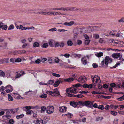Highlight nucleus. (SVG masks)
<instances>
[{
    "mask_svg": "<svg viewBox=\"0 0 124 124\" xmlns=\"http://www.w3.org/2000/svg\"><path fill=\"white\" fill-rule=\"evenodd\" d=\"M12 94L13 96H14L16 99H19L22 98L20 95L17 93H12Z\"/></svg>",
    "mask_w": 124,
    "mask_h": 124,
    "instance_id": "nucleus-20",
    "label": "nucleus"
},
{
    "mask_svg": "<svg viewBox=\"0 0 124 124\" xmlns=\"http://www.w3.org/2000/svg\"><path fill=\"white\" fill-rule=\"evenodd\" d=\"M79 93H80L83 94L88 93V92L87 91H80Z\"/></svg>",
    "mask_w": 124,
    "mask_h": 124,
    "instance_id": "nucleus-47",
    "label": "nucleus"
},
{
    "mask_svg": "<svg viewBox=\"0 0 124 124\" xmlns=\"http://www.w3.org/2000/svg\"><path fill=\"white\" fill-rule=\"evenodd\" d=\"M121 56V54L119 53H114L112 55V57L114 58H117Z\"/></svg>",
    "mask_w": 124,
    "mask_h": 124,
    "instance_id": "nucleus-16",
    "label": "nucleus"
},
{
    "mask_svg": "<svg viewBox=\"0 0 124 124\" xmlns=\"http://www.w3.org/2000/svg\"><path fill=\"white\" fill-rule=\"evenodd\" d=\"M56 28H54L49 30V31H56Z\"/></svg>",
    "mask_w": 124,
    "mask_h": 124,
    "instance_id": "nucleus-59",
    "label": "nucleus"
},
{
    "mask_svg": "<svg viewBox=\"0 0 124 124\" xmlns=\"http://www.w3.org/2000/svg\"><path fill=\"white\" fill-rule=\"evenodd\" d=\"M16 27L17 29H21L22 30V29L23 28V26L22 25H20L19 26L17 25L16 26Z\"/></svg>",
    "mask_w": 124,
    "mask_h": 124,
    "instance_id": "nucleus-60",
    "label": "nucleus"
},
{
    "mask_svg": "<svg viewBox=\"0 0 124 124\" xmlns=\"http://www.w3.org/2000/svg\"><path fill=\"white\" fill-rule=\"evenodd\" d=\"M73 78H69L64 79V81H65L67 82H71L73 81Z\"/></svg>",
    "mask_w": 124,
    "mask_h": 124,
    "instance_id": "nucleus-24",
    "label": "nucleus"
},
{
    "mask_svg": "<svg viewBox=\"0 0 124 124\" xmlns=\"http://www.w3.org/2000/svg\"><path fill=\"white\" fill-rule=\"evenodd\" d=\"M108 33H109L110 35L112 36H114L115 33L114 32H112V31H108Z\"/></svg>",
    "mask_w": 124,
    "mask_h": 124,
    "instance_id": "nucleus-58",
    "label": "nucleus"
},
{
    "mask_svg": "<svg viewBox=\"0 0 124 124\" xmlns=\"http://www.w3.org/2000/svg\"><path fill=\"white\" fill-rule=\"evenodd\" d=\"M10 113L9 111L7 112L5 115L3 116V117L6 119H9L11 118Z\"/></svg>",
    "mask_w": 124,
    "mask_h": 124,
    "instance_id": "nucleus-12",
    "label": "nucleus"
},
{
    "mask_svg": "<svg viewBox=\"0 0 124 124\" xmlns=\"http://www.w3.org/2000/svg\"><path fill=\"white\" fill-rule=\"evenodd\" d=\"M3 62L4 61V62L6 63H8V60H9L8 58H4V59H3Z\"/></svg>",
    "mask_w": 124,
    "mask_h": 124,
    "instance_id": "nucleus-56",
    "label": "nucleus"
},
{
    "mask_svg": "<svg viewBox=\"0 0 124 124\" xmlns=\"http://www.w3.org/2000/svg\"><path fill=\"white\" fill-rule=\"evenodd\" d=\"M8 96L9 101H12L13 100V97L11 96L10 94H8Z\"/></svg>",
    "mask_w": 124,
    "mask_h": 124,
    "instance_id": "nucleus-41",
    "label": "nucleus"
},
{
    "mask_svg": "<svg viewBox=\"0 0 124 124\" xmlns=\"http://www.w3.org/2000/svg\"><path fill=\"white\" fill-rule=\"evenodd\" d=\"M62 115V116H67L69 118H70L72 116V114L69 113L68 114H63Z\"/></svg>",
    "mask_w": 124,
    "mask_h": 124,
    "instance_id": "nucleus-26",
    "label": "nucleus"
},
{
    "mask_svg": "<svg viewBox=\"0 0 124 124\" xmlns=\"http://www.w3.org/2000/svg\"><path fill=\"white\" fill-rule=\"evenodd\" d=\"M33 122L35 124H46L47 123V121L39 119L34 121Z\"/></svg>",
    "mask_w": 124,
    "mask_h": 124,
    "instance_id": "nucleus-6",
    "label": "nucleus"
},
{
    "mask_svg": "<svg viewBox=\"0 0 124 124\" xmlns=\"http://www.w3.org/2000/svg\"><path fill=\"white\" fill-rule=\"evenodd\" d=\"M81 84L79 83H78L77 84H75L74 85H73L72 86L73 87H76V88H78L80 86Z\"/></svg>",
    "mask_w": 124,
    "mask_h": 124,
    "instance_id": "nucleus-38",
    "label": "nucleus"
},
{
    "mask_svg": "<svg viewBox=\"0 0 124 124\" xmlns=\"http://www.w3.org/2000/svg\"><path fill=\"white\" fill-rule=\"evenodd\" d=\"M67 44L68 46H71L73 44L72 41L70 40H69L67 41Z\"/></svg>",
    "mask_w": 124,
    "mask_h": 124,
    "instance_id": "nucleus-31",
    "label": "nucleus"
},
{
    "mask_svg": "<svg viewBox=\"0 0 124 124\" xmlns=\"http://www.w3.org/2000/svg\"><path fill=\"white\" fill-rule=\"evenodd\" d=\"M90 41V40L88 39H86L85 40V44L86 45H88L89 44Z\"/></svg>",
    "mask_w": 124,
    "mask_h": 124,
    "instance_id": "nucleus-39",
    "label": "nucleus"
},
{
    "mask_svg": "<svg viewBox=\"0 0 124 124\" xmlns=\"http://www.w3.org/2000/svg\"><path fill=\"white\" fill-rule=\"evenodd\" d=\"M60 43L58 42H56L55 41L54 43V46L55 47L59 46Z\"/></svg>",
    "mask_w": 124,
    "mask_h": 124,
    "instance_id": "nucleus-35",
    "label": "nucleus"
},
{
    "mask_svg": "<svg viewBox=\"0 0 124 124\" xmlns=\"http://www.w3.org/2000/svg\"><path fill=\"white\" fill-rule=\"evenodd\" d=\"M91 93L93 94H101V92H100L93 91Z\"/></svg>",
    "mask_w": 124,
    "mask_h": 124,
    "instance_id": "nucleus-43",
    "label": "nucleus"
},
{
    "mask_svg": "<svg viewBox=\"0 0 124 124\" xmlns=\"http://www.w3.org/2000/svg\"><path fill=\"white\" fill-rule=\"evenodd\" d=\"M39 84L41 85H47L46 83H45L43 82H41L39 83Z\"/></svg>",
    "mask_w": 124,
    "mask_h": 124,
    "instance_id": "nucleus-63",
    "label": "nucleus"
},
{
    "mask_svg": "<svg viewBox=\"0 0 124 124\" xmlns=\"http://www.w3.org/2000/svg\"><path fill=\"white\" fill-rule=\"evenodd\" d=\"M99 109L101 110H103L104 108V107L103 105H100L98 108Z\"/></svg>",
    "mask_w": 124,
    "mask_h": 124,
    "instance_id": "nucleus-54",
    "label": "nucleus"
},
{
    "mask_svg": "<svg viewBox=\"0 0 124 124\" xmlns=\"http://www.w3.org/2000/svg\"><path fill=\"white\" fill-rule=\"evenodd\" d=\"M103 54L102 52L97 53L95 54V55L98 57H100L103 55Z\"/></svg>",
    "mask_w": 124,
    "mask_h": 124,
    "instance_id": "nucleus-30",
    "label": "nucleus"
},
{
    "mask_svg": "<svg viewBox=\"0 0 124 124\" xmlns=\"http://www.w3.org/2000/svg\"><path fill=\"white\" fill-rule=\"evenodd\" d=\"M119 57V58L118 60L119 61V62H122V61H124V59L122 58L121 54L120 56Z\"/></svg>",
    "mask_w": 124,
    "mask_h": 124,
    "instance_id": "nucleus-40",
    "label": "nucleus"
},
{
    "mask_svg": "<svg viewBox=\"0 0 124 124\" xmlns=\"http://www.w3.org/2000/svg\"><path fill=\"white\" fill-rule=\"evenodd\" d=\"M85 106H89L90 104V102L89 101H86L85 102Z\"/></svg>",
    "mask_w": 124,
    "mask_h": 124,
    "instance_id": "nucleus-53",
    "label": "nucleus"
},
{
    "mask_svg": "<svg viewBox=\"0 0 124 124\" xmlns=\"http://www.w3.org/2000/svg\"><path fill=\"white\" fill-rule=\"evenodd\" d=\"M54 61L56 63H58L59 62V59L58 58H55L54 59Z\"/></svg>",
    "mask_w": 124,
    "mask_h": 124,
    "instance_id": "nucleus-61",
    "label": "nucleus"
},
{
    "mask_svg": "<svg viewBox=\"0 0 124 124\" xmlns=\"http://www.w3.org/2000/svg\"><path fill=\"white\" fill-rule=\"evenodd\" d=\"M53 10H61L62 11H73L74 10H78L76 8L74 7H61L60 8H53Z\"/></svg>",
    "mask_w": 124,
    "mask_h": 124,
    "instance_id": "nucleus-2",
    "label": "nucleus"
},
{
    "mask_svg": "<svg viewBox=\"0 0 124 124\" xmlns=\"http://www.w3.org/2000/svg\"><path fill=\"white\" fill-rule=\"evenodd\" d=\"M91 55H89V57H90ZM86 57H87L88 59H89V55H87L86 56H84L81 59V61L83 63L84 65H85L87 63Z\"/></svg>",
    "mask_w": 124,
    "mask_h": 124,
    "instance_id": "nucleus-9",
    "label": "nucleus"
},
{
    "mask_svg": "<svg viewBox=\"0 0 124 124\" xmlns=\"http://www.w3.org/2000/svg\"><path fill=\"white\" fill-rule=\"evenodd\" d=\"M54 107L52 106H49L47 107L46 111L48 114L53 113L54 112Z\"/></svg>",
    "mask_w": 124,
    "mask_h": 124,
    "instance_id": "nucleus-4",
    "label": "nucleus"
},
{
    "mask_svg": "<svg viewBox=\"0 0 124 124\" xmlns=\"http://www.w3.org/2000/svg\"><path fill=\"white\" fill-rule=\"evenodd\" d=\"M55 41L53 40H50L48 42L50 46L51 47H53L54 46Z\"/></svg>",
    "mask_w": 124,
    "mask_h": 124,
    "instance_id": "nucleus-17",
    "label": "nucleus"
},
{
    "mask_svg": "<svg viewBox=\"0 0 124 124\" xmlns=\"http://www.w3.org/2000/svg\"><path fill=\"white\" fill-rule=\"evenodd\" d=\"M60 94L59 92L58 89L57 88L54 89L53 91L52 92V96H57Z\"/></svg>",
    "mask_w": 124,
    "mask_h": 124,
    "instance_id": "nucleus-10",
    "label": "nucleus"
},
{
    "mask_svg": "<svg viewBox=\"0 0 124 124\" xmlns=\"http://www.w3.org/2000/svg\"><path fill=\"white\" fill-rule=\"evenodd\" d=\"M5 76V74L3 71L0 70V76L4 77Z\"/></svg>",
    "mask_w": 124,
    "mask_h": 124,
    "instance_id": "nucleus-32",
    "label": "nucleus"
},
{
    "mask_svg": "<svg viewBox=\"0 0 124 124\" xmlns=\"http://www.w3.org/2000/svg\"><path fill=\"white\" fill-rule=\"evenodd\" d=\"M2 28L3 30H6L7 28V26L6 25H4L3 23L0 22V29Z\"/></svg>",
    "mask_w": 124,
    "mask_h": 124,
    "instance_id": "nucleus-13",
    "label": "nucleus"
},
{
    "mask_svg": "<svg viewBox=\"0 0 124 124\" xmlns=\"http://www.w3.org/2000/svg\"><path fill=\"white\" fill-rule=\"evenodd\" d=\"M34 28V27L32 26L31 27H23V28L22 29V30H26L27 29H33Z\"/></svg>",
    "mask_w": 124,
    "mask_h": 124,
    "instance_id": "nucleus-21",
    "label": "nucleus"
},
{
    "mask_svg": "<svg viewBox=\"0 0 124 124\" xmlns=\"http://www.w3.org/2000/svg\"><path fill=\"white\" fill-rule=\"evenodd\" d=\"M46 108L45 107L43 106L41 107V112H44L46 109Z\"/></svg>",
    "mask_w": 124,
    "mask_h": 124,
    "instance_id": "nucleus-49",
    "label": "nucleus"
},
{
    "mask_svg": "<svg viewBox=\"0 0 124 124\" xmlns=\"http://www.w3.org/2000/svg\"><path fill=\"white\" fill-rule=\"evenodd\" d=\"M48 46V44L47 42L43 41L42 43L41 47L43 48H47Z\"/></svg>",
    "mask_w": 124,
    "mask_h": 124,
    "instance_id": "nucleus-14",
    "label": "nucleus"
},
{
    "mask_svg": "<svg viewBox=\"0 0 124 124\" xmlns=\"http://www.w3.org/2000/svg\"><path fill=\"white\" fill-rule=\"evenodd\" d=\"M14 28V26L12 24L10 25L9 27L8 28V30H12Z\"/></svg>",
    "mask_w": 124,
    "mask_h": 124,
    "instance_id": "nucleus-55",
    "label": "nucleus"
},
{
    "mask_svg": "<svg viewBox=\"0 0 124 124\" xmlns=\"http://www.w3.org/2000/svg\"><path fill=\"white\" fill-rule=\"evenodd\" d=\"M24 116V114H22L20 115H17L16 117L17 119H18L22 118Z\"/></svg>",
    "mask_w": 124,
    "mask_h": 124,
    "instance_id": "nucleus-34",
    "label": "nucleus"
},
{
    "mask_svg": "<svg viewBox=\"0 0 124 124\" xmlns=\"http://www.w3.org/2000/svg\"><path fill=\"white\" fill-rule=\"evenodd\" d=\"M70 105L74 107H76L78 104L77 102H75L73 101L71 102L70 103Z\"/></svg>",
    "mask_w": 124,
    "mask_h": 124,
    "instance_id": "nucleus-22",
    "label": "nucleus"
},
{
    "mask_svg": "<svg viewBox=\"0 0 124 124\" xmlns=\"http://www.w3.org/2000/svg\"><path fill=\"white\" fill-rule=\"evenodd\" d=\"M67 109V108L64 106L60 107L59 108V111L62 113H63L66 112Z\"/></svg>",
    "mask_w": 124,
    "mask_h": 124,
    "instance_id": "nucleus-11",
    "label": "nucleus"
},
{
    "mask_svg": "<svg viewBox=\"0 0 124 124\" xmlns=\"http://www.w3.org/2000/svg\"><path fill=\"white\" fill-rule=\"evenodd\" d=\"M29 45L28 43H25L23 44L22 46V47L23 48H27V47H29Z\"/></svg>",
    "mask_w": 124,
    "mask_h": 124,
    "instance_id": "nucleus-28",
    "label": "nucleus"
},
{
    "mask_svg": "<svg viewBox=\"0 0 124 124\" xmlns=\"http://www.w3.org/2000/svg\"><path fill=\"white\" fill-rule=\"evenodd\" d=\"M111 113L114 116H116L117 115V112L115 111H112L111 112Z\"/></svg>",
    "mask_w": 124,
    "mask_h": 124,
    "instance_id": "nucleus-51",
    "label": "nucleus"
},
{
    "mask_svg": "<svg viewBox=\"0 0 124 124\" xmlns=\"http://www.w3.org/2000/svg\"><path fill=\"white\" fill-rule=\"evenodd\" d=\"M74 23V22L73 21H71L69 22H66L64 23L63 24L65 26H70Z\"/></svg>",
    "mask_w": 124,
    "mask_h": 124,
    "instance_id": "nucleus-18",
    "label": "nucleus"
},
{
    "mask_svg": "<svg viewBox=\"0 0 124 124\" xmlns=\"http://www.w3.org/2000/svg\"><path fill=\"white\" fill-rule=\"evenodd\" d=\"M83 87L85 88H92V84L88 85L86 84H85L83 85Z\"/></svg>",
    "mask_w": 124,
    "mask_h": 124,
    "instance_id": "nucleus-15",
    "label": "nucleus"
},
{
    "mask_svg": "<svg viewBox=\"0 0 124 124\" xmlns=\"http://www.w3.org/2000/svg\"><path fill=\"white\" fill-rule=\"evenodd\" d=\"M54 13L53 15L54 16H56L57 15H66L65 14L62 13L60 12H55L54 11Z\"/></svg>",
    "mask_w": 124,
    "mask_h": 124,
    "instance_id": "nucleus-27",
    "label": "nucleus"
},
{
    "mask_svg": "<svg viewBox=\"0 0 124 124\" xmlns=\"http://www.w3.org/2000/svg\"><path fill=\"white\" fill-rule=\"evenodd\" d=\"M33 112L31 110H27L26 111V113L27 114L30 115Z\"/></svg>",
    "mask_w": 124,
    "mask_h": 124,
    "instance_id": "nucleus-44",
    "label": "nucleus"
},
{
    "mask_svg": "<svg viewBox=\"0 0 124 124\" xmlns=\"http://www.w3.org/2000/svg\"><path fill=\"white\" fill-rule=\"evenodd\" d=\"M52 75L53 76L57 77H59L60 76V75L59 74H56L54 73H52Z\"/></svg>",
    "mask_w": 124,
    "mask_h": 124,
    "instance_id": "nucleus-48",
    "label": "nucleus"
},
{
    "mask_svg": "<svg viewBox=\"0 0 124 124\" xmlns=\"http://www.w3.org/2000/svg\"><path fill=\"white\" fill-rule=\"evenodd\" d=\"M59 46L60 47L62 48L65 45V43L63 42L60 43Z\"/></svg>",
    "mask_w": 124,
    "mask_h": 124,
    "instance_id": "nucleus-36",
    "label": "nucleus"
},
{
    "mask_svg": "<svg viewBox=\"0 0 124 124\" xmlns=\"http://www.w3.org/2000/svg\"><path fill=\"white\" fill-rule=\"evenodd\" d=\"M21 61V59L19 58L16 59L15 60V62H19Z\"/></svg>",
    "mask_w": 124,
    "mask_h": 124,
    "instance_id": "nucleus-57",
    "label": "nucleus"
},
{
    "mask_svg": "<svg viewBox=\"0 0 124 124\" xmlns=\"http://www.w3.org/2000/svg\"><path fill=\"white\" fill-rule=\"evenodd\" d=\"M49 63L50 64H52V59L50 57L48 58V59L47 60Z\"/></svg>",
    "mask_w": 124,
    "mask_h": 124,
    "instance_id": "nucleus-52",
    "label": "nucleus"
},
{
    "mask_svg": "<svg viewBox=\"0 0 124 124\" xmlns=\"http://www.w3.org/2000/svg\"><path fill=\"white\" fill-rule=\"evenodd\" d=\"M118 22L119 23L124 22V18L123 17L121 18L118 20Z\"/></svg>",
    "mask_w": 124,
    "mask_h": 124,
    "instance_id": "nucleus-62",
    "label": "nucleus"
},
{
    "mask_svg": "<svg viewBox=\"0 0 124 124\" xmlns=\"http://www.w3.org/2000/svg\"><path fill=\"white\" fill-rule=\"evenodd\" d=\"M25 108L27 110H30V109H33L34 108V107L33 106H26L25 107Z\"/></svg>",
    "mask_w": 124,
    "mask_h": 124,
    "instance_id": "nucleus-33",
    "label": "nucleus"
},
{
    "mask_svg": "<svg viewBox=\"0 0 124 124\" xmlns=\"http://www.w3.org/2000/svg\"><path fill=\"white\" fill-rule=\"evenodd\" d=\"M119 42L117 40H113L112 41V44L116 46H119Z\"/></svg>",
    "mask_w": 124,
    "mask_h": 124,
    "instance_id": "nucleus-19",
    "label": "nucleus"
},
{
    "mask_svg": "<svg viewBox=\"0 0 124 124\" xmlns=\"http://www.w3.org/2000/svg\"><path fill=\"white\" fill-rule=\"evenodd\" d=\"M94 84V86H96V84H98L100 83L101 82V80L100 79V77L98 76H94L93 80H92Z\"/></svg>",
    "mask_w": 124,
    "mask_h": 124,
    "instance_id": "nucleus-3",
    "label": "nucleus"
},
{
    "mask_svg": "<svg viewBox=\"0 0 124 124\" xmlns=\"http://www.w3.org/2000/svg\"><path fill=\"white\" fill-rule=\"evenodd\" d=\"M47 97V95L44 94H42L40 96V97L41 98H46Z\"/></svg>",
    "mask_w": 124,
    "mask_h": 124,
    "instance_id": "nucleus-42",
    "label": "nucleus"
},
{
    "mask_svg": "<svg viewBox=\"0 0 124 124\" xmlns=\"http://www.w3.org/2000/svg\"><path fill=\"white\" fill-rule=\"evenodd\" d=\"M47 59L46 58H42L41 59V61L43 63H45V62L47 61Z\"/></svg>",
    "mask_w": 124,
    "mask_h": 124,
    "instance_id": "nucleus-45",
    "label": "nucleus"
},
{
    "mask_svg": "<svg viewBox=\"0 0 124 124\" xmlns=\"http://www.w3.org/2000/svg\"><path fill=\"white\" fill-rule=\"evenodd\" d=\"M112 62V60L111 58L108 56H106L102 62L105 63L107 65L108 63H111Z\"/></svg>",
    "mask_w": 124,
    "mask_h": 124,
    "instance_id": "nucleus-5",
    "label": "nucleus"
},
{
    "mask_svg": "<svg viewBox=\"0 0 124 124\" xmlns=\"http://www.w3.org/2000/svg\"><path fill=\"white\" fill-rule=\"evenodd\" d=\"M93 37L95 39H97L99 38V35L97 34H94L93 35Z\"/></svg>",
    "mask_w": 124,
    "mask_h": 124,
    "instance_id": "nucleus-37",
    "label": "nucleus"
},
{
    "mask_svg": "<svg viewBox=\"0 0 124 124\" xmlns=\"http://www.w3.org/2000/svg\"><path fill=\"white\" fill-rule=\"evenodd\" d=\"M70 54H66L64 55H62V56H64L66 58H68L70 56Z\"/></svg>",
    "mask_w": 124,
    "mask_h": 124,
    "instance_id": "nucleus-64",
    "label": "nucleus"
},
{
    "mask_svg": "<svg viewBox=\"0 0 124 124\" xmlns=\"http://www.w3.org/2000/svg\"><path fill=\"white\" fill-rule=\"evenodd\" d=\"M66 92L68 94L69 97L72 96L73 94H75L78 92V91L76 88L72 87L67 89L66 90Z\"/></svg>",
    "mask_w": 124,
    "mask_h": 124,
    "instance_id": "nucleus-1",
    "label": "nucleus"
},
{
    "mask_svg": "<svg viewBox=\"0 0 124 124\" xmlns=\"http://www.w3.org/2000/svg\"><path fill=\"white\" fill-rule=\"evenodd\" d=\"M54 81L53 80H50L46 83L47 86L52 85L54 83Z\"/></svg>",
    "mask_w": 124,
    "mask_h": 124,
    "instance_id": "nucleus-23",
    "label": "nucleus"
},
{
    "mask_svg": "<svg viewBox=\"0 0 124 124\" xmlns=\"http://www.w3.org/2000/svg\"><path fill=\"white\" fill-rule=\"evenodd\" d=\"M39 43L37 42H35L33 44V46L34 47L36 48L39 47Z\"/></svg>",
    "mask_w": 124,
    "mask_h": 124,
    "instance_id": "nucleus-25",
    "label": "nucleus"
},
{
    "mask_svg": "<svg viewBox=\"0 0 124 124\" xmlns=\"http://www.w3.org/2000/svg\"><path fill=\"white\" fill-rule=\"evenodd\" d=\"M78 81L82 83L85 82L86 81V77L84 76L80 77L78 79Z\"/></svg>",
    "mask_w": 124,
    "mask_h": 124,
    "instance_id": "nucleus-8",
    "label": "nucleus"
},
{
    "mask_svg": "<svg viewBox=\"0 0 124 124\" xmlns=\"http://www.w3.org/2000/svg\"><path fill=\"white\" fill-rule=\"evenodd\" d=\"M104 40L103 39L100 38L99 39L98 42L99 43H102L104 42Z\"/></svg>",
    "mask_w": 124,
    "mask_h": 124,
    "instance_id": "nucleus-46",
    "label": "nucleus"
},
{
    "mask_svg": "<svg viewBox=\"0 0 124 124\" xmlns=\"http://www.w3.org/2000/svg\"><path fill=\"white\" fill-rule=\"evenodd\" d=\"M5 88L6 92L8 93L12 92L13 90L12 87L10 85H7Z\"/></svg>",
    "mask_w": 124,
    "mask_h": 124,
    "instance_id": "nucleus-7",
    "label": "nucleus"
},
{
    "mask_svg": "<svg viewBox=\"0 0 124 124\" xmlns=\"http://www.w3.org/2000/svg\"><path fill=\"white\" fill-rule=\"evenodd\" d=\"M117 99L119 101H121L124 100V95L121 97L117 98Z\"/></svg>",
    "mask_w": 124,
    "mask_h": 124,
    "instance_id": "nucleus-50",
    "label": "nucleus"
},
{
    "mask_svg": "<svg viewBox=\"0 0 124 124\" xmlns=\"http://www.w3.org/2000/svg\"><path fill=\"white\" fill-rule=\"evenodd\" d=\"M60 82V80H57L56 81L53 85L55 87H57L59 84Z\"/></svg>",
    "mask_w": 124,
    "mask_h": 124,
    "instance_id": "nucleus-29",
    "label": "nucleus"
}]
</instances>
